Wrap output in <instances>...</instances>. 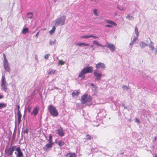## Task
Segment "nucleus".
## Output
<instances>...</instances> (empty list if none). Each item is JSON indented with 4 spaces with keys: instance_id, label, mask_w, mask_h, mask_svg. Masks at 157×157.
<instances>
[{
    "instance_id": "obj_1",
    "label": "nucleus",
    "mask_w": 157,
    "mask_h": 157,
    "mask_svg": "<svg viewBox=\"0 0 157 157\" xmlns=\"http://www.w3.org/2000/svg\"><path fill=\"white\" fill-rule=\"evenodd\" d=\"M81 102L82 104H85L86 105H91L92 104V98L90 95L85 94L82 96Z\"/></svg>"
},
{
    "instance_id": "obj_2",
    "label": "nucleus",
    "mask_w": 157,
    "mask_h": 157,
    "mask_svg": "<svg viewBox=\"0 0 157 157\" xmlns=\"http://www.w3.org/2000/svg\"><path fill=\"white\" fill-rule=\"evenodd\" d=\"M93 71V69L91 67H86L82 70L78 75V77H82L81 79H82L85 78L84 75L88 73H92Z\"/></svg>"
},
{
    "instance_id": "obj_3",
    "label": "nucleus",
    "mask_w": 157,
    "mask_h": 157,
    "mask_svg": "<svg viewBox=\"0 0 157 157\" xmlns=\"http://www.w3.org/2000/svg\"><path fill=\"white\" fill-rule=\"evenodd\" d=\"M66 17L64 15H62L53 21V24L55 26L57 27L59 26L63 25L65 23Z\"/></svg>"
},
{
    "instance_id": "obj_4",
    "label": "nucleus",
    "mask_w": 157,
    "mask_h": 157,
    "mask_svg": "<svg viewBox=\"0 0 157 157\" xmlns=\"http://www.w3.org/2000/svg\"><path fill=\"white\" fill-rule=\"evenodd\" d=\"M48 109L51 115L54 117H57L58 115L57 110L53 105H49L48 107Z\"/></svg>"
},
{
    "instance_id": "obj_5",
    "label": "nucleus",
    "mask_w": 157,
    "mask_h": 157,
    "mask_svg": "<svg viewBox=\"0 0 157 157\" xmlns=\"http://www.w3.org/2000/svg\"><path fill=\"white\" fill-rule=\"evenodd\" d=\"M94 75L95 77V79L97 80H99L102 76V74L101 72H99V71L96 69L94 71Z\"/></svg>"
},
{
    "instance_id": "obj_6",
    "label": "nucleus",
    "mask_w": 157,
    "mask_h": 157,
    "mask_svg": "<svg viewBox=\"0 0 157 157\" xmlns=\"http://www.w3.org/2000/svg\"><path fill=\"white\" fill-rule=\"evenodd\" d=\"M4 59L3 63L4 68L7 71H9L10 68L9 67V63L5 55H4Z\"/></svg>"
},
{
    "instance_id": "obj_7",
    "label": "nucleus",
    "mask_w": 157,
    "mask_h": 157,
    "mask_svg": "<svg viewBox=\"0 0 157 157\" xmlns=\"http://www.w3.org/2000/svg\"><path fill=\"white\" fill-rule=\"evenodd\" d=\"M16 146H13L10 147L7 150V154L8 155L12 156L13 151L16 148Z\"/></svg>"
},
{
    "instance_id": "obj_8",
    "label": "nucleus",
    "mask_w": 157,
    "mask_h": 157,
    "mask_svg": "<svg viewBox=\"0 0 157 157\" xmlns=\"http://www.w3.org/2000/svg\"><path fill=\"white\" fill-rule=\"evenodd\" d=\"M106 46L109 48L112 52H113L116 49V48L114 44L109 43H106Z\"/></svg>"
},
{
    "instance_id": "obj_9",
    "label": "nucleus",
    "mask_w": 157,
    "mask_h": 157,
    "mask_svg": "<svg viewBox=\"0 0 157 157\" xmlns=\"http://www.w3.org/2000/svg\"><path fill=\"white\" fill-rule=\"evenodd\" d=\"M15 150L16 151L15 152V153L16 154L17 157H22L23 156V153L21 151L19 147H16Z\"/></svg>"
},
{
    "instance_id": "obj_10",
    "label": "nucleus",
    "mask_w": 157,
    "mask_h": 157,
    "mask_svg": "<svg viewBox=\"0 0 157 157\" xmlns=\"http://www.w3.org/2000/svg\"><path fill=\"white\" fill-rule=\"evenodd\" d=\"M95 67L97 69H100L102 70L105 69L106 68L105 64L101 63L96 64Z\"/></svg>"
},
{
    "instance_id": "obj_11",
    "label": "nucleus",
    "mask_w": 157,
    "mask_h": 157,
    "mask_svg": "<svg viewBox=\"0 0 157 157\" xmlns=\"http://www.w3.org/2000/svg\"><path fill=\"white\" fill-rule=\"evenodd\" d=\"M106 114L105 111L104 109H101L100 110V112L98 113V116L100 117L101 118L105 117Z\"/></svg>"
},
{
    "instance_id": "obj_12",
    "label": "nucleus",
    "mask_w": 157,
    "mask_h": 157,
    "mask_svg": "<svg viewBox=\"0 0 157 157\" xmlns=\"http://www.w3.org/2000/svg\"><path fill=\"white\" fill-rule=\"evenodd\" d=\"M53 144L48 143L46 144L44 147V150L46 151H48L49 149L51 148L52 147Z\"/></svg>"
},
{
    "instance_id": "obj_13",
    "label": "nucleus",
    "mask_w": 157,
    "mask_h": 157,
    "mask_svg": "<svg viewBox=\"0 0 157 157\" xmlns=\"http://www.w3.org/2000/svg\"><path fill=\"white\" fill-rule=\"evenodd\" d=\"M39 111V108L37 107L34 108L33 111L31 113V115H33L34 116H36L38 113Z\"/></svg>"
},
{
    "instance_id": "obj_14",
    "label": "nucleus",
    "mask_w": 157,
    "mask_h": 157,
    "mask_svg": "<svg viewBox=\"0 0 157 157\" xmlns=\"http://www.w3.org/2000/svg\"><path fill=\"white\" fill-rule=\"evenodd\" d=\"M57 132L58 135L61 136H64V133L62 128L60 126L59 128L57 130Z\"/></svg>"
},
{
    "instance_id": "obj_15",
    "label": "nucleus",
    "mask_w": 157,
    "mask_h": 157,
    "mask_svg": "<svg viewBox=\"0 0 157 157\" xmlns=\"http://www.w3.org/2000/svg\"><path fill=\"white\" fill-rule=\"evenodd\" d=\"M140 46L141 48H144L145 46H147L148 44H147L143 41H140L139 43Z\"/></svg>"
},
{
    "instance_id": "obj_16",
    "label": "nucleus",
    "mask_w": 157,
    "mask_h": 157,
    "mask_svg": "<svg viewBox=\"0 0 157 157\" xmlns=\"http://www.w3.org/2000/svg\"><path fill=\"white\" fill-rule=\"evenodd\" d=\"M105 21L107 23L112 25L115 26L117 25V24L116 23L110 20H105Z\"/></svg>"
},
{
    "instance_id": "obj_17",
    "label": "nucleus",
    "mask_w": 157,
    "mask_h": 157,
    "mask_svg": "<svg viewBox=\"0 0 157 157\" xmlns=\"http://www.w3.org/2000/svg\"><path fill=\"white\" fill-rule=\"evenodd\" d=\"M1 81V85H7V83H6V81L4 75H2Z\"/></svg>"
},
{
    "instance_id": "obj_18",
    "label": "nucleus",
    "mask_w": 157,
    "mask_h": 157,
    "mask_svg": "<svg viewBox=\"0 0 157 157\" xmlns=\"http://www.w3.org/2000/svg\"><path fill=\"white\" fill-rule=\"evenodd\" d=\"M149 39L151 41L150 43L148 44V46H149V48L151 49V50L153 51L155 49V48L154 47V44L151 41L150 38H149Z\"/></svg>"
},
{
    "instance_id": "obj_19",
    "label": "nucleus",
    "mask_w": 157,
    "mask_h": 157,
    "mask_svg": "<svg viewBox=\"0 0 157 157\" xmlns=\"http://www.w3.org/2000/svg\"><path fill=\"white\" fill-rule=\"evenodd\" d=\"M67 157H76V155L75 153L69 152L67 153L66 155Z\"/></svg>"
},
{
    "instance_id": "obj_20",
    "label": "nucleus",
    "mask_w": 157,
    "mask_h": 157,
    "mask_svg": "<svg viewBox=\"0 0 157 157\" xmlns=\"http://www.w3.org/2000/svg\"><path fill=\"white\" fill-rule=\"evenodd\" d=\"M29 29L27 27L23 28L21 31V33L25 34L28 33Z\"/></svg>"
},
{
    "instance_id": "obj_21",
    "label": "nucleus",
    "mask_w": 157,
    "mask_h": 157,
    "mask_svg": "<svg viewBox=\"0 0 157 157\" xmlns=\"http://www.w3.org/2000/svg\"><path fill=\"white\" fill-rule=\"evenodd\" d=\"M17 115L18 116V123H19L21 122V114L20 111H17Z\"/></svg>"
},
{
    "instance_id": "obj_22",
    "label": "nucleus",
    "mask_w": 157,
    "mask_h": 157,
    "mask_svg": "<svg viewBox=\"0 0 157 157\" xmlns=\"http://www.w3.org/2000/svg\"><path fill=\"white\" fill-rule=\"evenodd\" d=\"M82 38H87L90 37H93L94 38H98V37L96 36H94L92 35H89V36H82L81 37Z\"/></svg>"
},
{
    "instance_id": "obj_23",
    "label": "nucleus",
    "mask_w": 157,
    "mask_h": 157,
    "mask_svg": "<svg viewBox=\"0 0 157 157\" xmlns=\"http://www.w3.org/2000/svg\"><path fill=\"white\" fill-rule=\"evenodd\" d=\"M79 94V92L78 91H75L73 92L72 93V95L73 97H74L75 98L77 97L78 96V95Z\"/></svg>"
},
{
    "instance_id": "obj_24",
    "label": "nucleus",
    "mask_w": 157,
    "mask_h": 157,
    "mask_svg": "<svg viewBox=\"0 0 157 157\" xmlns=\"http://www.w3.org/2000/svg\"><path fill=\"white\" fill-rule=\"evenodd\" d=\"M55 26H55V25L53 27L52 29L49 31V33L50 35H52L54 33L56 30Z\"/></svg>"
},
{
    "instance_id": "obj_25",
    "label": "nucleus",
    "mask_w": 157,
    "mask_h": 157,
    "mask_svg": "<svg viewBox=\"0 0 157 157\" xmlns=\"http://www.w3.org/2000/svg\"><path fill=\"white\" fill-rule=\"evenodd\" d=\"M7 85H1L2 90L6 91L7 89Z\"/></svg>"
},
{
    "instance_id": "obj_26",
    "label": "nucleus",
    "mask_w": 157,
    "mask_h": 157,
    "mask_svg": "<svg viewBox=\"0 0 157 157\" xmlns=\"http://www.w3.org/2000/svg\"><path fill=\"white\" fill-rule=\"evenodd\" d=\"M55 72V70L53 69H49L48 71V74H51V75H53Z\"/></svg>"
},
{
    "instance_id": "obj_27",
    "label": "nucleus",
    "mask_w": 157,
    "mask_h": 157,
    "mask_svg": "<svg viewBox=\"0 0 157 157\" xmlns=\"http://www.w3.org/2000/svg\"><path fill=\"white\" fill-rule=\"evenodd\" d=\"M48 141L49 143H50L53 144V143L52 140V136L51 134H50L49 135Z\"/></svg>"
},
{
    "instance_id": "obj_28",
    "label": "nucleus",
    "mask_w": 157,
    "mask_h": 157,
    "mask_svg": "<svg viewBox=\"0 0 157 157\" xmlns=\"http://www.w3.org/2000/svg\"><path fill=\"white\" fill-rule=\"evenodd\" d=\"M93 13L94 15L96 16L99 15V14L98 13V10L97 9H94L93 10Z\"/></svg>"
},
{
    "instance_id": "obj_29",
    "label": "nucleus",
    "mask_w": 157,
    "mask_h": 157,
    "mask_svg": "<svg viewBox=\"0 0 157 157\" xmlns=\"http://www.w3.org/2000/svg\"><path fill=\"white\" fill-rule=\"evenodd\" d=\"M126 18L130 20H133L134 19V17L132 16H130L129 15H127V16L126 17Z\"/></svg>"
},
{
    "instance_id": "obj_30",
    "label": "nucleus",
    "mask_w": 157,
    "mask_h": 157,
    "mask_svg": "<svg viewBox=\"0 0 157 157\" xmlns=\"http://www.w3.org/2000/svg\"><path fill=\"white\" fill-rule=\"evenodd\" d=\"M122 88L124 90H127L130 89V88L128 86H127L125 85H123L122 86Z\"/></svg>"
},
{
    "instance_id": "obj_31",
    "label": "nucleus",
    "mask_w": 157,
    "mask_h": 157,
    "mask_svg": "<svg viewBox=\"0 0 157 157\" xmlns=\"http://www.w3.org/2000/svg\"><path fill=\"white\" fill-rule=\"evenodd\" d=\"M77 45H79L80 46H81L82 45H84L85 46H88L89 45V44L87 43H77L76 44Z\"/></svg>"
},
{
    "instance_id": "obj_32",
    "label": "nucleus",
    "mask_w": 157,
    "mask_h": 157,
    "mask_svg": "<svg viewBox=\"0 0 157 157\" xmlns=\"http://www.w3.org/2000/svg\"><path fill=\"white\" fill-rule=\"evenodd\" d=\"M135 34L136 35V36H137V37H138L139 34L138 32V29L137 27H135Z\"/></svg>"
},
{
    "instance_id": "obj_33",
    "label": "nucleus",
    "mask_w": 157,
    "mask_h": 157,
    "mask_svg": "<svg viewBox=\"0 0 157 157\" xmlns=\"http://www.w3.org/2000/svg\"><path fill=\"white\" fill-rule=\"evenodd\" d=\"M33 13H29L27 14V17L30 19H32L33 18Z\"/></svg>"
},
{
    "instance_id": "obj_34",
    "label": "nucleus",
    "mask_w": 157,
    "mask_h": 157,
    "mask_svg": "<svg viewBox=\"0 0 157 157\" xmlns=\"http://www.w3.org/2000/svg\"><path fill=\"white\" fill-rule=\"evenodd\" d=\"M58 143L59 146H62L64 144V143L62 141H59Z\"/></svg>"
},
{
    "instance_id": "obj_35",
    "label": "nucleus",
    "mask_w": 157,
    "mask_h": 157,
    "mask_svg": "<svg viewBox=\"0 0 157 157\" xmlns=\"http://www.w3.org/2000/svg\"><path fill=\"white\" fill-rule=\"evenodd\" d=\"M56 40H50L49 41V45L52 46L56 43Z\"/></svg>"
},
{
    "instance_id": "obj_36",
    "label": "nucleus",
    "mask_w": 157,
    "mask_h": 157,
    "mask_svg": "<svg viewBox=\"0 0 157 157\" xmlns=\"http://www.w3.org/2000/svg\"><path fill=\"white\" fill-rule=\"evenodd\" d=\"M6 104L3 103H0V109H2L3 108L6 107Z\"/></svg>"
},
{
    "instance_id": "obj_37",
    "label": "nucleus",
    "mask_w": 157,
    "mask_h": 157,
    "mask_svg": "<svg viewBox=\"0 0 157 157\" xmlns=\"http://www.w3.org/2000/svg\"><path fill=\"white\" fill-rule=\"evenodd\" d=\"M93 44L98 46H99L100 44L98 42L95 40L93 41Z\"/></svg>"
},
{
    "instance_id": "obj_38",
    "label": "nucleus",
    "mask_w": 157,
    "mask_h": 157,
    "mask_svg": "<svg viewBox=\"0 0 157 157\" xmlns=\"http://www.w3.org/2000/svg\"><path fill=\"white\" fill-rule=\"evenodd\" d=\"M64 63H65V62L64 61H63V60H59V61L58 64L59 65L60 64L61 65H63L64 64Z\"/></svg>"
},
{
    "instance_id": "obj_39",
    "label": "nucleus",
    "mask_w": 157,
    "mask_h": 157,
    "mask_svg": "<svg viewBox=\"0 0 157 157\" xmlns=\"http://www.w3.org/2000/svg\"><path fill=\"white\" fill-rule=\"evenodd\" d=\"M86 138L87 140H90L91 139V136L88 134L86 135Z\"/></svg>"
},
{
    "instance_id": "obj_40",
    "label": "nucleus",
    "mask_w": 157,
    "mask_h": 157,
    "mask_svg": "<svg viewBox=\"0 0 157 157\" xmlns=\"http://www.w3.org/2000/svg\"><path fill=\"white\" fill-rule=\"evenodd\" d=\"M50 56V55L49 54H46L44 56V59H48Z\"/></svg>"
},
{
    "instance_id": "obj_41",
    "label": "nucleus",
    "mask_w": 157,
    "mask_h": 157,
    "mask_svg": "<svg viewBox=\"0 0 157 157\" xmlns=\"http://www.w3.org/2000/svg\"><path fill=\"white\" fill-rule=\"evenodd\" d=\"M22 133H28V129L26 128L25 129L23 130Z\"/></svg>"
},
{
    "instance_id": "obj_42",
    "label": "nucleus",
    "mask_w": 157,
    "mask_h": 157,
    "mask_svg": "<svg viewBox=\"0 0 157 157\" xmlns=\"http://www.w3.org/2000/svg\"><path fill=\"white\" fill-rule=\"evenodd\" d=\"M105 26L106 27H109V28H112L113 26L111 25H106Z\"/></svg>"
},
{
    "instance_id": "obj_43",
    "label": "nucleus",
    "mask_w": 157,
    "mask_h": 157,
    "mask_svg": "<svg viewBox=\"0 0 157 157\" xmlns=\"http://www.w3.org/2000/svg\"><path fill=\"white\" fill-rule=\"evenodd\" d=\"M90 85L95 89H96L97 87L95 85H94V84L91 83L90 84Z\"/></svg>"
},
{
    "instance_id": "obj_44",
    "label": "nucleus",
    "mask_w": 157,
    "mask_h": 157,
    "mask_svg": "<svg viewBox=\"0 0 157 157\" xmlns=\"http://www.w3.org/2000/svg\"><path fill=\"white\" fill-rule=\"evenodd\" d=\"M138 37H137V36H136V37H134V38L133 39V40H132V43H134V42H135L137 38Z\"/></svg>"
},
{
    "instance_id": "obj_45",
    "label": "nucleus",
    "mask_w": 157,
    "mask_h": 157,
    "mask_svg": "<svg viewBox=\"0 0 157 157\" xmlns=\"http://www.w3.org/2000/svg\"><path fill=\"white\" fill-rule=\"evenodd\" d=\"M35 59L37 60V62H38V57L37 55H36L35 56Z\"/></svg>"
},
{
    "instance_id": "obj_46",
    "label": "nucleus",
    "mask_w": 157,
    "mask_h": 157,
    "mask_svg": "<svg viewBox=\"0 0 157 157\" xmlns=\"http://www.w3.org/2000/svg\"><path fill=\"white\" fill-rule=\"evenodd\" d=\"M135 122H139L140 121L139 119L137 118H135Z\"/></svg>"
},
{
    "instance_id": "obj_47",
    "label": "nucleus",
    "mask_w": 157,
    "mask_h": 157,
    "mask_svg": "<svg viewBox=\"0 0 157 157\" xmlns=\"http://www.w3.org/2000/svg\"><path fill=\"white\" fill-rule=\"evenodd\" d=\"M118 9L121 10H125V9L124 8H121L119 7H118Z\"/></svg>"
},
{
    "instance_id": "obj_48",
    "label": "nucleus",
    "mask_w": 157,
    "mask_h": 157,
    "mask_svg": "<svg viewBox=\"0 0 157 157\" xmlns=\"http://www.w3.org/2000/svg\"><path fill=\"white\" fill-rule=\"evenodd\" d=\"M4 96L3 95H1L0 94V99L2 98H4Z\"/></svg>"
},
{
    "instance_id": "obj_49",
    "label": "nucleus",
    "mask_w": 157,
    "mask_h": 157,
    "mask_svg": "<svg viewBox=\"0 0 157 157\" xmlns=\"http://www.w3.org/2000/svg\"><path fill=\"white\" fill-rule=\"evenodd\" d=\"M39 32H38L36 34V35H35L36 36V38H37V37H38V34H39Z\"/></svg>"
},
{
    "instance_id": "obj_50",
    "label": "nucleus",
    "mask_w": 157,
    "mask_h": 157,
    "mask_svg": "<svg viewBox=\"0 0 157 157\" xmlns=\"http://www.w3.org/2000/svg\"><path fill=\"white\" fill-rule=\"evenodd\" d=\"M20 106L19 105H17V111H20L19 110Z\"/></svg>"
},
{
    "instance_id": "obj_51",
    "label": "nucleus",
    "mask_w": 157,
    "mask_h": 157,
    "mask_svg": "<svg viewBox=\"0 0 157 157\" xmlns=\"http://www.w3.org/2000/svg\"><path fill=\"white\" fill-rule=\"evenodd\" d=\"M99 46H101V47H105V46L102 45V44H99Z\"/></svg>"
},
{
    "instance_id": "obj_52",
    "label": "nucleus",
    "mask_w": 157,
    "mask_h": 157,
    "mask_svg": "<svg viewBox=\"0 0 157 157\" xmlns=\"http://www.w3.org/2000/svg\"><path fill=\"white\" fill-rule=\"evenodd\" d=\"M31 111V109L29 107L28 109V111L29 113H30Z\"/></svg>"
},
{
    "instance_id": "obj_53",
    "label": "nucleus",
    "mask_w": 157,
    "mask_h": 157,
    "mask_svg": "<svg viewBox=\"0 0 157 157\" xmlns=\"http://www.w3.org/2000/svg\"><path fill=\"white\" fill-rule=\"evenodd\" d=\"M157 53V48L155 49V54L156 55Z\"/></svg>"
},
{
    "instance_id": "obj_54",
    "label": "nucleus",
    "mask_w": 157,
    "mask_h": 157,
    "mask_svg": "<svg viewBox=\"0 0 157 157\" xmlns=\"http://www.w3.org/2000/svg\"><path fill=\"white\" fill-rule=\"evenodd\" d=\"M90 46L94 50V48H93V45H91Z\"/></svg>"
},
{
    "instance_id": "obj_55",
    "label": "nucleus",
    "mask_w": 157,
    "mask_h": 157,
    "mask_svg": "<svg viewBox=\"0 0 157 157\" xmlns=\"http://www.w3.org/2000/svg\"><path fill=\"white\" fill-rule=\"evenodd\" d=\"M133 43H132H132H130L129 44V45H132Z\"/></svg>"
},
{
    "instance_id": "obj_56",
    "label": "nucleus",
    "mask_w": 157,
    "mask_h": 157,
    "mask_svg": "<svg viewBox=\"0 0 157 157\" xmlns=\"http://www.w3.org/2000/svg\"><path fill=\"white\" fill-rule=\"evenodd\" d=\"M157 137L156 136H155V138H154V141L155 140L157 139Z\"/></svg>"
},
{
    "instance_id": "obj_57",
    "label": "nucleus",
    "mask_w": 157,
    "mask_h": 157,
    "mask_svg": "<svg viewBox=\"0 0 157 157\" xmlns=\"http://www.w3.org/2000/svg\"><path fill=\"white\" fill-rule=\"evenodd\" d=\"M129 121H130V122H131V120H132V119H129V120H128Z\"/></svg>"
},
{
    "instance_id": "obj_58",
    "label": "nucleus",
    "mask_w": 157,
    "mask_h": 157,
    "mask_svg": "<svg viewBox=\"0 0 157 157\" xmlns=\"http://www.w3.org/2000/svg\"><path fill=\"white\" fill-rule=\"evenodd\" d=\"M55 88L56 89H58V88L57 87H55Z\"/></svg>"
},
{
    "instance_id": "obj_59",
    "label": "nucleus",
    "mask_w": 157,
    "mask_h": 157,
    "mask_svg": "<svg viewBox=\"0 0 157 157\" xmlns=\"http://www.w3.org/2000/svg\"><path fill=\"white\" fill-rule=\"evenodd\" d=\"M155 157H157V155L156 154H155Z\"/></svg>"
},
{
    "instance_id": "obj_60",
    "label": "nucleus",
    "mask_w": 157,
    "mask_h": 157,
    "mask_svg": "<svg viewBox=\"0 0 157 157\" xmlns=\"http://www.w3.org/2000/svg\"><path fill=\"white\" fill-rule=\"evenodd\" d=\"M54 1H55V0H54Z\"/></svg>"
}]
</instances>
